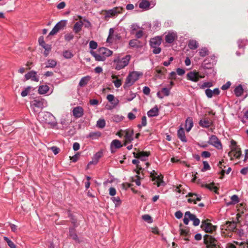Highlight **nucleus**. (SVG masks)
Listing matches in <instances>:
<instances>
[{
    "mask_svg": "<svg viewBox=\"0 0 248 248\" xmlns=\"http://www.w3.org/2000/svg\"><path fill=\"white\" fill-rule=\"evenodd\" d=\"M123 119V117L119 115H114L111 117L112 121L116 123L122 121Z\"/></svg>",
    "mask_w": 248,
    "mask_h": 248,
    "instance_id": "nucleus-43",
    "label": "nucleus"
},
{
    "mask_svg": "<svg viewBox=\"0 0 248 248\" xmlns=\"http://www.w3.org/2000/svg\"><path fill=\"white\" fill-rule=\"evenodd\" d=\"M201 228L206 232H212L217 229L216 226L213 225L211 223L207 222L206 220L202 221Z\"/></svg>",
    "mask_w": 248,
    "mask_h": 248,
    "instance_id": "nucleus-10",
    "label": "nucleus"
},
{
    "mask_svg": "<svg viewBox=\"0 0 248 248\" xmlns=\"http://www.w3.org/2000/svg\"><path fill=\"white\" fill-rule=\"evenodd\" d=\"M125 140L126 142H131L133 140V131L130 130H126L124 131Z\"/></svg>",
    "mask_w": 248,
    "mask_h": 248,
    "instance_id": "nucleus-25",
    "label": "nucleus"
},
{
    "mask_svg": "<svg viewBox=\"0 0 248 248\" xmlns=\"http://www.w3.org/2000/svg\"><path fill=\"white\" fill-rule=\"evenodd\" d=\"M59 31H60L59 29L55 25V26L54 27V28L51 31L49 32V35H54L57 34L59 32Z\"/></svg>",
    "mask_w": 248,
    "mask_h": 248,
    "instance_id": "nucleus-54",
    "label": "nucleus"
},
{
    "mask_svg": "<svg viewBox=\"0 0 248 248\" xmlns=\"http://www.w3.org/2000/svg\"><path fill=\"white\" fill-rule=\"evenodd\" d=\"M38 42L42 47H43L46 50H51V46L50 45L46 44L44 40V38L43 36H41L39 38Z\"/></svg>",
    "mask_w": 248,
    "mask_h": 248,
    "instance_id": "nucleus-21",
    "label": "nucleus"
},
{
    "mask_svg": "<svg viewBox=\"0 0 248 248\" xmlns=\"http://www.w3.org/2000/svg\"><path fill=\"white\" fill-rule=\"evenodd\" d=\"M187 196L190 197L188 199V202H193L194 203H196V201H200L201 200V197L198 196L196 194L189 193Z\"/></svg>",
    "mask_w": 248,
    "mask_h": 248,
    "instance_id": "nucleus-19",
    "label": "nucleus"
},
{
    "mask_svg": "<svg viewBox=\"0 0 248 248\" xmlns=\"http://www.w3.org/2000/svg\"><path fill=\"white\" fill-rule=\"evenodd\" d=\"M161 92L165 96H168L170 93V88H163L161 90Z\"/></svg>",
    "mask_w": 248,
    "mask_h": 248,
    "instance_id": "nucleus-59",
    "label": "nucleus"
},
{
    "mask_svg": "<svg viewBox=\"0 0 248 248\" xmlns=\"http://www.w3.org/2000/svg\"><path fill=\"white\" fill-rule=\"evenodd\" d=\"M57 64L56 60L53 59H49L47 61L46 68H54Z\"/></svg>",
    "mask_w": 248,
    "mask_h": 248,
    "instance_id": "nucleus-35",
    "label": "nucleus"
},
{
    "mask_svg": "<svg viewBox=\"0 0 248 248\" xmlns=\"http://www.w3.org/2000/svg\"><path fill=\"white\" fill-rule=\"evenodd\" d=\"M230 147L231 151L228 153V156L231 157V159H232V153H233L234 157L239 158L241 155L240 148L233 140H232L231 141Z\"/></svg>",
    "mask_w": 248,
    "mask_h": 248,
    "instance_id": "nucleus-6",
    "label": "nucleus"
},
{
    "mask_svg": "<svg viewBox=\"0 0 248 248\" xmlns=\"http://www.w3.org/2000/svg\"><path fill=\"white\" fill-rule=\"evenodd\" d=\"M199 55L202 57H205L208 55V50L206 47H203L199 50Z\"/></svg>",
    "mask_w": 248,
    "mask_h": 248,
    "instance_id": "nucleus-44",
    "label": "nucleus"
},
{
    "mask_svg": "<svg viewBox=\"0 0 248 248\" xmlns=\"http://www.w3.org/2000/svg\"><path fill=\"white\" fill-rule=\"evenodd\" d=\"M83 25V22L81 20L77 22L73 27V31L75 33H78L81 31Z\"/></svg>",
    "mask_w": 248,
    "mask_h": 248,
    "instance_id": "nucleus-24",
    "label": "nucleus"
},
{
    "mask_svg": "<svg viewBox=\"0 0 248 248\" xmlns=\"http://www.w3.org/2000/svg\"><path fill=\"white\" fill-rule=\"evenodd\" d=\"M116 88H119L122 85V80L120 79H117L113 81Z\"/></svg>",
    "mask_w": 248,
    "mask_h": 248,
    "instance_id": "nucleus-60",
    "label": "nucleus"
},
{
    "mask_svg": "<svg viewBox=\"0 0 248 248\" xmlns=\"http://www.w3.org/2000/svg\"><path fill=\"white\" fill-rule=\"evenodd\" d=\"M63 56L65 59H70L73 56V54L70 51L65 50L63 52Z\"/></svg>",
    "mask_w": 248,
    "mask_h": 248,
    "instance_id": "nucleus-46",
    "label": "nucleus"
},
{
    "mask_svg": "<svg viewBox=\"0 0 248 248\" xmlns=\"http://www.w3.org/2000/svg\"><path fill=\"white\" fill-rule=\"evenodd\" d=\"M188 46L191 49H195L199 46L198 43L195 40H190L188 43Z\"/></svg>",
    "mask_w": 248,
    "mask_h": 248,
    "instance_id": "nucleus-32",
    "label": "nucleus"
},
{
    "mask_svg": "<svg viewBox=\"0 0 248 248\" xmlns=\"http://www.w3.org/2000/svg\"><path fill=\"white\" fill-rule=\"evenodd\" d=\"M111 200L115 203V206L120 205L121 203V199L119 197H112Z\"/></svg>",
    "mask_w": 248,
    "mask_h": 248,
    "instance_id": "nucleus-48",
    "label": "nucleus"
},
{
    "mask_svg": "<svg viewBox=\"0 0 248 248\" xmlns=\"http://www.w3.org/2000/svg\"><path fill=\"white\" fill-rule=\"evenodd\" d=\"M202 187H205V188L209 189L211 191H214L216 193H217V187H216L214 186V183H212L210 184H202Z\"/></svg>",
    "mask_w": 248,
    "mask_h": 248,
    "instance_id": "nucleus-30",
    "label": "nucleus"
},
{
    "mask_svg": "<svg viewBox=\"0 0 248 248\" xmlns=\"http://www.w3.org/2000/svg\"><path fill=\"white\" fill-rule=\"evenodd\" d=\"M177 37L176 33L174 32H170L165 36V41L167 43H171Z\"/></svg>",
    "mask_w": 248,
    "mask_h": 248,
    "instance_id": "nucleus-17",
    "label": "nucleus"
},
{
    "mask_svg": "<svg viewBox=\"0 0 248 248\" xmlns=\"http://www.w3.org/2000/svg\"><path fill=\"white\" fill-rule=\"evenodd\" d=\"M220 93V91L218 88H215L213 90L207 89L205 91V93L208 98H211L214 96L218 95Z\"/></svg>",
    "mask_w": 248,
    "mask_h": 248,
    "instance_id": "nucleus-13",
    "label": "nucleus"
},
{
    "mask_svg": "<svg viewBox=\"0 0 248 248\" xmlns=\"http://www.w3.org/2000/svg\"><path fill=\"white\" fill-rule=\"evenodd\" d=\"M133 154L135 158L140 159L143 161L147 160L149 155V153L147 152H140L137 153H134Z\"/></svg>",
    "mask_w": 248,
    "mask_h": 248,
    "instance_id": "nucleus-14",
    "label": "nucleus"
},
{
    "mask_svg": "<svg viewBox=\"0 0 248 248\" xmlns=\"http://www.w3.org/2000/svg\"><path fill=\"white\" fill-rule=\"evenodd\" d=\"M101 136V133L100 132H91L88 137L92 138L95 139Z\"/></svg>",
    "mask_w": 248,
    "mask_h": 248,
    "instance_id": "nucleus-47",
    "label": "nucleus"
},
{
    "mask_svg": "<svg viewBox=\"0 0 248 248\" xmlns=\"http://www.w3.org/2000/svg\"><path fill=\"white\" fill-rule=\"evenodd\" d=\"M4 239L7 242L8 246L10 248H16V246L15 245V244L11 240H10L8 237L5 236V237H4Z\"/></svg>",
    "mask_w": 248,
    "mask_h": 248,
    "instance_id": "nucleus-45",
    "label": "nucleus"
},
{
    "mask_svg": "<svg viewBox=\"0 0 248 248\" xmlns=\"http://www.w3.org/2000/svg\"><path fill=\"white\" fill-rule=\"evenodd\" d=\"M49 87L46 85L40 86L38 88V93L41 94L46 93L49 90Z\"/></svg>",
    "mask_w": 248,
    "mask_h": 248,
    "instance_id": "nucleus-34",
    "label": "nucleus"
},
{
    "mask_svg": "<svg viewBox=\"0 0 248 248\" xmlns=\"http://www.w3.org/2000/svg\"><path fill=\"white\" fill-rule=\"evenodd\" d=\"M31 87H27L24 91H22L21 95L22 97H25L27 96L31 91Z\"/></svg>",
    "mask_w": 248,
    "mask_h": 248,
    "instance_id": "nucleus-50",
    "label": "nucleus"
},
{
    "mask_svg": "<svg viewBox=\"0 0 248 248\" xmlns=\"http://www.w3.org/2000/svg\"><path fill=\"white\" fill-rule=\"evenodd\" d=\"M244 90L241 85L236 86L234 90L235 95L237 97L241 96L243 93Z\"/></svg>",
    "mask_w": 248,
    "mask_h": 248,
    "instance_id": "nucleus-31",
    "label": "nucleus"
},
{
    "mask_svg": "<svg viewBox=\"0 0 248 248\" xmlns=\"http://www.w3.org/2000/svg\"><path fill=\"white\" fill-rule=\"evenodd\" d=\"M150 3L147 0H142L139 4V6L140 9L144 10H147L150 9Z\"/></svg>",
    "mask_w": 248,
    "mask_h": 248,
    "instance_id": "nucleus-20",
    "label": "nucleus"
},
{
    "mask_svg": "<svg viewBox=\"0 0 248 248\" xmlns=\"http://www.w3.org/2000/svg\"><path fill=\"white\" fill-rule=\"evenodd\" d=\"M47 102L42 98L34 99L31 102V108L35 113H38L40 110L46 107Z\"/></svg>",
    "mask_w": 248,
    "mask_h": 248,
    "instance_id": "nucleus-4",
    "label": "nucleus"
},
{
    "mask_svg": "<svg viewBox=\"0 0 248 248\" xmlns=\"http://www.w3.org/2000/svg\"><path fill=\"white\" fill-rule=\"evenodd\" d=\"M116 194V190L114 187H110L109 189V194L111 196H114Z\"/></svg>",
    "mask_w": 248,
    "mask_h": 248,
    "instance_id": "nucleus-63",
    "label": "nucleus"
},
{
    "mask_svg": "<svg viewBox=\"0 0 248 248\" xmlns=\"http://www.w3.org/2000/svg\"><path fill=\"white\" fill-rule=\"evenodd\" d=\"M202 66L204 68L208 69L211 68L212 65L210 63L208 64L207 60H205L202 64Z\"/></svg>",
    "mask_w": 248,
    "mask_h": 248,
    "instance_id": "nucleus-61",
    "label": "nucleus"
},
{
    "mask_svg": "<svg viewBox=\"0 0 248 248\" xmlns=\"http://www.w3.org/2000/svg\"><path fill=\"white\" fill-rule=\"evenodd\" d=\"M90 77L89 76H86L82 78L79 83V85L80 87H83L85 86L90 80Z\"/></svg>",
    "mask_w": 248,
    "mask_h": 248,
    "instance_id": "nucleus-38",
    "label": "nucleus"
},
{
    "mask_svg": "<svg viewBox=\"0 0 248 248\" xmlns=\"http://www.w3.org/2000/svg\"><path fill=\"white\" fill-rule=\"evenodd\" d=\"M231 83L230 81L227 82L225 84L223 85L221 87L222 90H226L228 89L231 86Z\"/></svg>",
    "mask_w": 248,
    "mask_h": 248,
    "instance_id": "nucleus-62",
    "label": "nucleus"
},
{
    "mask_svg": "<svg viewBox=\"0 0 248 248\" xmlns=\"http://www.w3.org/2000/svg\"><path fill=\"white\" fill-rule=\"evenodd\" d=\"M90 48L92 49H95L97 48V44L94 41H91L89 43Z\"/></svg>",
    "mask_w": 248,
    "mask_h": 248,
    "instance_id": "nucleus-58",
    "label": "nucleus"
},
{
    "mask_svg": "<svg viewBox=\"0 0 248 248\" xmlns=\"http://www.w3.org/2000/svg\"><path fill=\"white\" fill-rule=\"evenodd\" d=\"M200 125L202 127L208 128L212 124L211 121L207 118L202 119L199 123Z\"/></svg>",
    "mask_w": 248,
    "mask_h": 248,
    "instance_id": "nucleus-22",
    "label": "nucleus"
},
{
    "mask_svg": "<svg viewBox=\"0 0 248 248\" xmlns=\"http://www.w3.org/2000/svg\"><path fill=\"white\" fill-rule=\"evenodd\" d=\"M123 8L121 7H116L113 9L105 11V17L113 18L117 16L119 14L122 13Z\"/></svg>",
    "mask_w": 248,
    "mask_h": 248,
    "instance_id": "nucleus-8",
    "label": "nucleus"
},
{
    "mask_svg": "<svg viewBox=\"0 0 248 248\" xmlns=\"http://www.w3.org/2000/svg\"><path fill=\"white\" fill-rule=\"evenodd\" d=\"M203 168L202 170V171H204L207 170H210V165L207 161H203Z\"/></svg>",
    "mask_w": 248,
    "mask_h": 248,
    "instance_id": "nucleus-57",
    "label": "nucleus"
},
{
    "mask_svg": "<svg viewBox=\"0 0 248 248\" xmlns=\"http://www.w3.org/2000/svg\"><path fill=\"white\" fill-rule=\"evenodd\" d=\"M177 135L178 138L181 140L183 142H186V138L185 136V132L184 129L182 127H181L178 131Z\"/></svg>",
    "mask_w": 248,
    "mask_h": 248,
    "instance_id": "nucleus-26",
    "label": "nucleus"
},
{
    "mask_svg": "<svg viewBox=\"0 0 248 248\" xmlns=\"http://www.w3.org/2000/svg\"><path fill=\"white\" fill-rule=\"evenodd\" d=\"M38 117L41 122L48 124L51 128H55L58 125L55 117L49 112H42Z\"/></svg>",
    "mask_w": 248,
    "mask_h": 248,
    "instance_id": "nucleus-2",
    "label": "nucleus"
},
{
    "mask_svg": "<svg viewBox=\"0 0 248 248\" xmlns=\"http://www.w3.org/2000/svg\"><path fill=\"white\" fill-rule=\"evenodd\" d=\"M142 75V73L137 71L130 72L126 78L124 88L132 86L139 78V77Z\"/></svg>",
    "mask_w": 248,
    "mask_h": 248,
    "instance_id": "nucleus-3",
    "label": "nucleus"
},
{
    "mask_svg": "<svg viewBox=\"0 0 248 248\" xmlns=\"http://www.w3.org/2000/svg\"><path fill=\"white\" fill-rule=\"evenodd\" d=\"M131 58V56L130 55H126L124 57L120 55L116 56L113 60L115 69L120 70L125 68L128 65Z\"/></svg>",
    "mask_w": 248,
    "mask_h": 248,
    "instance_id": "nucleus-1",
    "label": "nucleus"
},
{
    "mask_svg": "<svg viewBox=\"0 0 248 248\" xmlns=\"http://www.w3.org/2000/svg\"><path fill=\"white\" fill-rule=\"evenodd\" d=\"M122 146L121 141L118 140H113L111 143V148L115 147V148L119 149Z\"/></svg>",
    "mask_w": 248,
    "mask_h": 248,
    "instance_id": "nucleus-37",
    "label": "nucleus"
},
{
    "mask_svg": "<svg viewBox=\"0 0 248 248\" xmlns=\"http://www.w3.org/2000/svg\"><path fill=\"white\" fill-rule=\"evenodd\" d=\"M106 125V122L103 119H99L96 123V126L99 128H103Z\"/></svg>",
    "mask_w": 248,
    "mask_h": 248,
    "instance_id": "nucleus-40",
    "label": "nucleus"
},
{
    "mask_svg": "<svg viewBox=\"0 0 248 248\" xmlns=\"http://www.w3.org/2000/svg\"><path fill=\"white\" fill-rule=\"evenodd\" d=\"M213 83L211 82H204L201 86L200 88L205 89L206 88H210L213 86Z\"/></svg>",
    "mask_w": 248,
    "mask_h": 248,
    "instance_id": "nucleus-51",
    "label": "nucleus"
},
{
    "mask_svg": "<svg viewBox=\"0 0 248 248\" xmlns=\"http://www.w3.org/2000/svg\"><path fill=\"white\" fill-rule=\"evenodd\" d=\"M186 77L188 80L196 82L200 78H203L204 76L201 75L198 72L194 70L188 72L186 75Z\"/></svg>",
    "mask_w": 248,
    "mask_h": 248,
    "instance_id": "nucleus-9",
    "label": "nucleus"
},
{
    "mask_svg": "<svg viewBox=\"0 0 248 248\" xmlns=\"http://www.w3.org/2000/svg\"><path fill=\"white\" fill-rule=\"evenodd\" d=\"M59 31H60L59 29L55 25V26L54 27V28L51 31L49 32V35H54L57 34L59 32Z\"/></svg>",
    "mask_w": 248,
    "mask_h": 248,
    "instance_id": "nucleus-55",
    "label": "nucleus"
},
{
    "mask_svg": "<svg viewBox=\"0 0 248 248\" xmlns=\"http://www.w3.org/2000/svg\"><path fill=\"white\" fill-rule=\"evenodd\" d=\"M69 235H70V237H71L73 239H74L75 240H78V236L75 233L74 229H70Z\"/></svg>",
    "mask_w": 248,
    "mask_h": 248,
    "instance_id": "nucleus-49",
    "label": "nucleus"
},
{
    "mask_svg": "<svg viewBox=\"0 0 248 248\" xmlns=\"http://www.w3.org/2000/svg\"><path fill=\"white\" fill-rule=\"evenodd\" d=\"M158 115V108L157 106H155L147 112V115L149 117L157 116Z\"/></svg>",
    "mask_w": 248,
    "mask_h": 248,
    "instance_id": "nucleus-27",
    "label": "nucleus"
},
{
    "mask_svg": "<svg viewBox=\"0 0 248 248\" xmlns=\"http://www.w3.org/2000/svg\"><path fill=\"white\" fill-rule=\"evenodd\" d=\"M140 41L136 39H133L129 41V45L132 47H138L139 46Z\"/></svg>",
    "mask_w": 248,
    "mask_h": 248,
    "instance_id": "nucleus-41",
    "label": "nucleus"
},
{
    "mask_svg": "<svg viewBox=\"0 0 248 248\" xmlns=\"http://www.w3.org/2000/svg\"><path fill=\"white\" fill-rule=\"evenodd\" d=\"M189 220L193 221V224L195 226H198L200 223V219L197 218L195 215L192 214L189 211H186L183 219L184 224L187 225Z\"/></svg>",
    "mask_w": 248,
    "mask_h": 248,
    "instance_id": "nucleus-7",
    "label": "nucleus"
},
{
    "mask_svg": "<svg viewBox=\"0 0 248 248\" xmlns=\"http://www.w3.org/2000/svg\"><path fill=\"white\" fill-rule=\"evenodd\" d=\"M98 52L100 54H102V56H105V59L107 57L110 56L113 53L112 51L106 47L100 48Z\"/></svg>",
    "mask_w": 248,
    "mask_h": 248,
    "instance_id": "nucleus-18",
    "label": "nucleus"
},
{
    "mask_svg": "<svg viewBox=\"0 0 248 248\" xmlns=\"http://www.w3.org/2000/svg\"><path fill=\"white\" fill-rule=\"evenodd\" d=\"M66 22H67L66 20H61V21H59V22H58L56 24V25L59 29V30H61L63 29L64 28V27L66 26Z\"/></svg>",
    "mask_w": 248,
    "mask_h": 248,
    "instance_id": "nucleus-42",
    "label": "nucleus"
},
{
    "mask_svg": "<svg viewBox=\"0 0 248 248\" xmlns=\"http://www.w3.org/2000/svg\"><path fill=\"white\" fill-rule=\"evenodd\" d=\"M247 43L248 40L246 39H240L238 40L237 44L239 48H243Z\"/></svg>",
    "mask_w": 248,
    "mask_h": 248,
    "instance_id": "nucleus-39",
    "label": "nucleus"
},
{
    "mask_svg": "<svg viewBox=\"0 0 248 248\" xmlns=\"http://www.w3.org/2000/svg\"><path fill=\"white\" fill-rule=\"evenodd\" d=\"M146 124H147L146 117V116H144L142 117V119H141V124H138V127L139 128H141L142 126H146Z\"/></svg>",
    "mask_w": 248,
    "mask_h": 248,
    "instance_id": "nucleus-52",
    "label": "nucleus"
},
{
    "mask_svg": "<svg viewBox=\"0 0 248 248\" xmlns=\"http://www.w3.org/2000/svg\"><path fill=\"white\" fill-rule=\"evenodd\" d=\"M203 241L204 243L206 245V248H219L217 240L211 235H204Z\"/></svg>",
    "mask_w": 248,
    "mask_h": 248,
    "instance_id": "nucleus-5",
    "label": "nucleus"
},
{
    "mask_svg": "<svg viewBox=\"0 0 248 248\" xmlns=\"http://www.w3.org/2000/svg\"><path fill=\"white\" fill-rule=\"evenodd\" d=\"M72 113L75 118H80L84 114V110L81 107L78 106L73 108Z\"/></svg>",
    "mask_w": 248,
    "mask_h": 248,
    "instance_id": "nucleus-16",
    "label": "nucleus"
},
{
    "mask_svg": "<svg viewBox=\"0 0 248 248\" xmlns=\"http://www.w3.org/2000/svg\"><path fill=\"white\" fill-rule=\"evenodd\" d=\"M26 80L31 79L32 81L38 82L39 80L37 73L34 71H31L25 75Z\"/></svg>",
    "mask_w": 248,
    "mask_h": 248,
    "instance_id": "nucleus-12",
    "label": "nucleus"
},
{
    "mask_svg": "<svg viewBox=\"0 0 248 248\" xmlns=\"http://www.w3.org/2000/svg\"><path fill=\"white\" fill-rule=\"evenodd\" d=\"M136 97V93L130 91L129 94L127 95L126 99L128 101H132Z\"/></svg>",
    "mask_w": 248,
    "mask_h": 248,
    "instance_id": "nucleus-53",
    "label": "nucleus"
},
{
    "mask_svg": "<svg viewBox=\"0 0 248 248\" xmlns=\"http://www.w3.org/2000/svg\"><path fill=\"white\" fill-rule=\"evenodd\" d=\"M161 40L159 37L152 38L150 41V46L152 47L159 46L161 44Z\"/></svg>",
    "mask_w": 248,
    "mask_h": 248,
    "instance_id": "nucleus-23",
    "label": "nucleus"
},
{
    "mask_svg": "<svg viewBox=\"0 0 248 248\" xmlns=\"http://www.w3.org/2000/svg\"><path fill=\"white\" fill-rule=\"evenodd\" d=\"M237 223L235 221L226 222L227 229L230 231H234L236 228Z\"/></svg>",
    "mask_w": 248,
    "mask_h": 248,
    "instance_id": "nucleus-28",
    "label": "nucleus"
},
{
    "mask_svg": "<svg viewBox=\"0 0 248 248\" xmlns=\"http://www.w3.org/2000/svg\"><path fill=\"white\" fill-rule=\"evenodd\" d=\"M208 143L218 149H221L222 148L220 141L215 135H212L210 137Z\"/></svg>",
    "mask_w": 248,
    "mask_h": 248,
    "instance_id": "nucleus-11",
    "label": "nucleus"
},
{
    "mask_svg": "<svg viewBox=\"0 0 248 248\" xmlns=\"http://www.w3.org/2000/svg\"><path fill=\"white\" fill-rule=\"evenodd\" d=\"M186 130L189 132L193 126L192 120L188 118L186 121Z\"/></svg>",
    "mask_w": 248,
    "mask_h": 248,
    "instance_id": "nucleus-36",
    "label": "nucleus"
},
{
    "mask_svg": "<svg viewBox=\"0 0 248 248\" xmlns=\"http://www.w3.org/2000/svg\"><path fill=\"white\" fill-rule=\"evenodd\" d=\"M231 201L226 203L227 206H229L232 204H235L239 202V198L237 195H233L231 197Z\"/></svg>",
    "mask_w": 248,
    "mask_h": 248,
    "instance_id": "nucleus-33",
    "label": "nucleus"
},
{
    "mask_svg": "<svg viewBox=\"0 0 248 248\" xmlns=\"http://www.w3.org/2000/svg\"><path fill=\"white\" fill-rule=\"evenodd\" d=\"M142 218L145 221H148V222H150L152 221V218L151 216L148 215H145L142 216Z\"/></svg>",
    "mask_w": 248,
    "mask_h": 248,
    "instance_id": "nucleus-64",
    "label": "nucleus"
},
{
    "mask_svg": "<svg viewBox=\"0 0 248 248\" xmlns=\"http://www.w3.org/2000/svg\"><path fill=\"white\" fill-rule=\"evenodd\" d=\"M74 36L72 33H67L64 35V39L66 41H70L74 38Z\"/></svg>",
    "mask_w": 248,
    "mask_h": 248,
    "instance_id": "nucleus-56",
    "label": "nucleus"
},
{
    "mask_svg": "<svg viewBox=\"0 0 248 248\" xmlns=\"http://www.w3.org/2000/svg\"><path fill=\"white\" fill-rule=\"evenodd\" d=\"M91 53L97 61H104L106 60L105 56H102L99 53L98 54L96 52L92 51L91 52Z\"/></svg>",
    "mask_w": 248,
    "mask_h": 248,
    "instance_id": "nucleus-29",
    "label": "nucleus"
},
{
    "mask_svg": "<svg viewBox=\"0 0 248 248\" xmlns=\"http://www.w3.org/2000/svg\"><path fill=\"white\" fill-rule=\"evenodd\" d=\"M151 175L153 177V180L156 179L157 186L158 187L164 185V182L162 179L163 177L162 176L158 175L155 170H153L151 172Z\"/></svg>",
    "mask_w": 248,
    "mask_h": 248,
    "instance_id": "nucleus-15",
    "label": "nucleus"
}]
</instances>
